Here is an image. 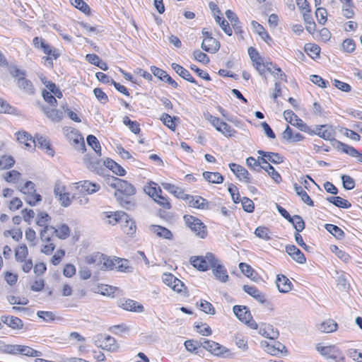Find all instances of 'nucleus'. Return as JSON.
<instances>
[{
  "label": "nucleus",
  "instance_id": "43",
  "mask_svg": "<svg viewBox=\"0 0 362 362\" xmlns=\"http://www.w3.org/2000/svg\"><path fill=\"white\" fill-rule=\"evenodd\" d=\"M121 308L125 310L134 313H142L144 310L141 304L132 299L124 300L121 304Z\"/></svg>",
  "mask_w": 362,
  "mask_h": 362
},
{
  "label": "nucleus",
  "instance_id": "4",
  "mask_svg": "<svg viewBox=\"0 0 362 362\" xmlns=\"http://www.w3.org/2000/svg\"><path fill=\"white\" fill-rule=\"evenodd\" d=\"M144 191L164 211H168L172 209L170 198L164 194L156 182L153 181L148 182L144 188Z\"/></svg>",
  "mask_w": 362,
  "mask_h": 362
},
{
  "label": "nucleus",
  "instance_id": "35",
  "mask_svg": "<svg viewBox=\"0 0 362 362\" xmlns=\"http://www.w3.org/2000/svg\"><path fill=\"white\" fill-rule=\"evenodd\" d=\"M315 134L325 140H332L335 134V129L332 125H320L315 129Z\"/></svg>",
  "mask_w": 362,
  "mask_h": 362
},
{
  "label": "nucleus",
  "instance_id": "24",
  "mask_svg": "<svg viewBox=\"0 0 362 362\" xmlns=\"http://www.w3.org/2000/svg\"><path fill=\"white\" fill-rule=\"evenodd\" d=\"M47 230H49V233L51 235V238L55 237L59 240H66L71 235V229L68 225L65 223L60 224L55 226H50L47 228Z\"/></svg>",
  "mask_w": 362,
  "mask_h": 362
},
{
  "label": "nucleus",
  "instance_id": "3",
  "mask_svg": "<svg viewBox=\"0 0 362 362\" xmlns=\"http://www.w3.org/2000/svg\"><path fill=\"white\" fill-rule=\"evenodd\" d=\"M110 186L115 189V197L122 207L128 209L133 205L132 197L136 194V188L127 180L114 177Z\"/></svg>",
  "mask_w": 362,
  "mask_h": 362
},
{
  "label": "nucleus",
  "instance_id": "20",
  "mask_svg": "<svg viewBox=\"0 0 362 362\" xmlns=\"http://www.w3.org/2000/svg\"><path fill=\"white\" fill-rule=\"evenodd\" d=\"M202 347L216 356H222L228 352V349L214 341L204 339Z\"/></svg>",
  "mask_w": 362,
  "mask_h": 362
},
{
  "label": "nucleus",
  "instance_id": "47",
  "mask_svg": "<svg viewBox=\"0 0 362 362\" xmlns=\"http://www.w3.org/2000/svg\"><path fill=\"white\" fill-rule=\"evenodd\" d=\"M341 3V13L342 15L346 18H351L354 17V4L352 0H339Z\"/></svg>",
  "mask_w": 362,
  "mask_h": 362
},
{
  "label": "nucleus",
  "instance_id": "52",
  "mask_svg": "<svg viewBox=\"0 0 362 362\" xmlns=\"http://www.w3.org/2000/svg\"><path fill=\"white\" fill-rule=\"evenodd\" d=\"M294 189L296 192V194L300 197L301 200L308 205L309 206H313L314 202L310 197V196L308 194V193L305 191V189L300 185H298L297 183H295L293 185Z\"/></svg>",
  "mask_w": 362,
  "mask_h": 362
},
{
  "label": "nucleus",
  "instance_id": "40",
  "mask_svg": "<svg viewBox=\"0 0 362 362\" xmlns=\"http://www.w3.org/2000/svg\"><path fill=\"white\" fill-rule=\"evenodd\" d=\"M121 229L124 234L127 236L132 237L136 231V226L135 222L127 214V218L123 219L121 223Z\"/></svg>",
  "mask_w": 362,
  "mask_h": 362
},
{
  "label": "nucleus",
  "instance_id": "14",
  "mask_svg": "<svg viewBox=\"0 0 362 362\" xmlns=\"http://www.w3.org/2000/svg\"><path fill=\"white\" fill-rule=\"evenodd\" d=\"M233 312L241 322L247 325L250 328L253 329L258 328V325L252 319L251 313L247 307L245 305H235L233 307Z\"/></svg>",
  "mask_w": 362,
  "mask_h": 362
},
{
  "label": "nucleus",
  "instance_id": "25",
  "mask_svg": "<svg viewBox=\"0 0 362 362\" xmlns=\"http://www.w3.org/2000/svg\"><path fill=\"white\" fill-rule=\"evenodd\" d=\"M261 156L260 162L262 164L268 165L269 162L274 164H280L284 161V157L279 153L267 152L262 150L257 151Z\"/></svg>",
  "mask_w": 362,
  "mask_h": 362
},
{
  "label": "nucleus",
  "instance_id": "1",
  "mask_svg": "<svg viewBox=\"0 0 362 362\" xmlns=\"http://www.w3.org/2000/svg\"><path fill=\"white\" fill-rule=\"evenodd\" d=\"M252 67L261 76H265L267 74H271L275 78L287 83V76L276 63L269 58H264L254 47L247 49Z\"/></svg>",
  "mask_w": 362,
  "mask_h": 362
},
{
  "label": "nucleus",
  "instance_id": "17",
  "mask_svg": "<svg viewBox=\"0 0 362 362\" xmlns=\"http://www.w3.org/2000/svg\"><path fill=\"white\" fill-rule=\"evenodd\" d=\"M98 346L109 352H116L119 349V345L116 339L107 334H101L96 341Z\"/></svg>",
  "mask_w": 362,
  "mask_h": 362
},
{
  "label": "nucleus",
  "instance_id": "16",
  "mask_svg": "<svg viewBox=\"0 0 362 362\" xmlns=\"http://www.w3.org/2000/svg\"><path fill=\"white\" fill-rule=\"evenodd\" d=\"M54 194L61 206L67 207L71 204L74 197L71 195L66 187L61 182H58L55 184Z\"/></svg>",
  "mask_w": 362,
  "mask_h": 362
},
{
  "label": "nucleus",
  "instance_id": "11",
  "mask_svg": "<svg viewBox=\"0 0 362 362\" xmlns=\"http://www.w3.org/2000/svg\"><path fill=\"white\" fill-rule=\"evenodd\" d=\"M111 257L100 252H95L86 257V262L94 264L102 270H112Z\"/></svg>",
  "mask_w": 362,
  "mask_h": 362
},
{
  "label": "nucleus",
  "instance_id": "45",
  "mask_svg": "<svg viewBox=\"0 0 362 362\" xmlns=\"http://www.w3.org/2000/svg\"><path fill=\"white\" fill-rule=\"evenodd\" d=\"M284 139L289 142H298L304 139V136L299 132L293 133L292 129L287 125L286 128L282 133Z\"/></svg>",
  "mask_w": 362,
  "mask_h": 362
},
{
  "label": "nucleus",
  "instance_id": "30",
  "mask_svg": "<svg viewBox=\"0 0 362 362\" xmlns=\"http://www.w3.org/2000/svg\"><path fill=\"white\" fill-rule=\"evenodd\" d=\"M276 285L278 291L282 293H287L293 288L291 281L286 276L282 274L276 275Z\"/></svg>",
  "mask_w": 362,
  "mask_h": 362
},
{
  "label": "nucleus",
  "instance_id": "63",
  "mask_svg": "<svg viewBox=\"0 0 362 362\" xmlns=\"http://www.w3.org/2000/svg\"><path fill=\"white\" fill-rule=\"evenodd\" d=\"M296 2L304 20L306 21V16H309L311 12L310 3L307 0H296Z\"/></svg>",
  "mask_w": 362,
  "mask_h": 362
},
{
  "label": "nucleus",
  "instance_id": "46",
  "mask_svg": "<svg viewBox=\"0 0 362 362\" xmlns=\"http://www.w3.org/2000/svg\"><path fill=\"white\" fill-rule=\"evenodd\" d=\"M202 176L206 182L211 184H221L224 181V177L218 172L204 171Z\"/></svg>",
  "mask_w": 362,
  "mask_h": 362
},
{
  "label": "nucleus",
  "instance_id": "27",
  "mask_svg": "<svg viewBox=\"0 0 362 362\" xmlns=\"http://www.w3.org/2000/svg\"><path fill=\"white\" fill-rule=\"evenodd\" d=\"M35 146H37L40 149L45 151L47 155L54 156V150L52 146L50 140L40 134H36L35 135Z\"/></svg>",
  "mask_w": 362,
  "mask_h": 362
},
{
  "label": "nucleus",
  "instance_id": "13",
  "mask_svg": "<svg viewBox=\"0 0 362 362\" xmlns=\"http://www.w3.org/2000/svg\"><path fill=\"white\" fill-rule=\"evenodd\" d=\"M33 45L35 48H40L42 50L44 54L47 55V60L52 61L53 59H57L60 56V54L57 49L53 48L41 37H35L33 39Z\"/></svg>",
  "mask_w": 362,
  "mask_h": 362
},
{
  "label": "nucleus",
  "instance_id": "2",
  "mask_svg": "<svg viewBox=\"0 0 362 362\" xmlns=\"http://www.w3.org/2000/svg\"><path fill=\"white\" fill-rule=\"evenodd\" d=\"M41 81L46 87L42 91V96L47 104L54 107H45L44 113L52 122H58L62 119L63 112L55 107L58 104L57 98L61 99L63 97L62 92L54 82L47 80L45 77L41 78Z\"/></svg>",
  "mask_w": 362,
  "mask_h": 362
},
{
  "label": "nucleus",
  "instance_id": "8",
  "mask_svg": "<svg viewBox=\"0 0 362 362\" xmlns=\"http://www.w3.org/2000/svg\"><path fill=\"white\" fill-rule=\"evenodd\" d=\"M316 349L327 360L334 362H341L344 360L342 351L336 345L322 346L318 344Z\"/></svg>",
  "mask_w": 362,
  "mask_h": 362
},
{
  "label": "nucleus",
  "instance_id": "19",
  "mask_svg": "<svg viewBox=\"0 0 362 362\" xmlns=\"http://www.w3.org/2000/svg\"><path fill=\"white\" fill-rule=\"evenodd\" d=\"M202 34L204 39L202 43V48L207 52L216 53L220 47V42L212 37L211 33L203 30Z\"/></svg>",
  "mask_w": 362,
  "mask_h": 362
},
{
  "label": "nucleus",
  "instance_id": "44",
  "mask_svg": "<svg viewBox=\"0 0 362 362\" xmlns=\"http://www.w3.org/2000/svg\"><path fill=\"white\" fill-rule=\"evenodd\" d=\"M303 50L313 60H317L320 57L321 48L317 44L306 43Z\"/></svg>",
  "mask_w": 362,
  "mask_h": 362
},
{
  "label": "nucleus",
  "instance_id": "48",
  "mask_svg": "<svg viewBox=\"0 0 362 362\" xmlns=\"http://www.w3.org/2000/svg\"><path fill=\"white\" fill-rule=\"evenodd\" d=\"M160 121L163 124L166 126L169 129L173 132H175L177 122L179 121V118L177 117H172L168 113H163L160 117Z\"/></svg>",
  "mask_w": 362,
  "mask_h": 362
},
{
  "label": "nucleus",
  "instance_id": "26",
  "mask_svg": "<svg viewBox=\"0 0 362 362\" xmlns=\"http://www.w3.org/2000/svg\"><path fill=\"white\" fill-rule=\"evenodd\" d=\"M40 235L42 242L40 252L45 255H51L56 246L52 240L50 234L49 233H46V230H41Z\"/></svg>",
  "mask_w": 362,
  "mask_h": 362
},
{
  "label": "nucleus",
  "instance_id": "50",
  "mask_svg": "<svg viewBox=\"0 0 362 362\" xmlns=\"http://www.w3.org/2000/svg\"><path fill=\"white\" fill-rule=\"evenodd\" d=\"M29 255L28 248L25 244H20L14 249L15 259L18 262L23 261Z\"/></svg>",
  "mask_w": 362,
  "mask_h": 362
},
{
  "label": "nucleus",
  "instance_id": "64",
  "mask_svg": "<svg viewBox=\"0 0 362 362\" xmlns=\"http://www.w3.org/2000/svg\"><path fill=\"white\" fill-rule=\"evenodd\" d=\"M262 169L265 170L271 178L277 184L282 181L281 175L275 170V168L270 164L262 166Z\"/></svg>",
  "mask_w": 362,
  "mask_h": 362
},
{
  "label": "nucleus",
  "instance_id": "23",
  "mask_svg": "<svg viewBox=\"0 0 362 362\" xmlns=\"http://www.w3.org/2000/svg\"><path fill=\"white\" fill-rule=\"evenodd\" d=\"M228 166L240 182L247 184L252 182V176L245 167L235 163H229Z\"/></svg>",
  "mask_w": 362,
  "mask_h": 362
},
{
  "label": "nucleus",
  "instance_id": "10",
  "mask_svg": "<svg viewBox=\"0 0 362 362\" xmlns=\"http://www.w3.org/2000/svg\"><path fill=\"white\" fill-rule=\"evenodd\" d=\"M163 282L171 288L174 291L182 296L187 294V288L185 286L184 283L171 273H164L162 275Z\"/></svg>",
  "mask_w": 362,
  "mask_h": 362
},
{
  "label": "nucleus",
  "instance_id": "28",
  "mask_svg": "<svg viewBox=\"0 0 362 362\" xmlns=\"http://www.w3.org/2000/svg\"><path fill=\"white\" fill-rule=\"evenodd\" d=\"M1 320L3 324L6 325L12 330H22L24 329V322L18 317L4 315L1 317Z\"/></svg>",
  "mask_w": 362,
  "mask_h": 362
},
{
  "label": "nucleus",
  "instance_id": "36",
  "mask_svg": "<svg viewBox=\"0 0 362 362\" xmlns=\"http://www.w3.org/2000/svg\"><path fill=\"white\" fill-rule=\"evenodd\" d=\"M150 230L158 238L168 240H173V233L165 227L159 225H151L150 226Z\"/></svg>",
  "mask_w": 362,
  "mask_h": 362
},
{
  "label": "nucleus",
  "instance_id": "53",
  "mask_svg": "<svg viewBox=\"0 0 362 362\" xmlns=\"http://www.w3.org/2000/svg\"><path fill=\"white\" fill-rule=\"evenodd\" d=\"M51 221V216L46 212H40L38 214L36 224L43 228L41 230H46V233H49V230L47 228L50 227L49 223Z\"/></svg>",
  "mask_w": 362,
  "mask_h": 362
},
{
  "label": "nucleus",
  "instance_id": "41",
  "mask_svg": "<svg viewBox=\"0 0 362 362\" xmlns=\"http://www.w3.org/2000/svg\"><path fill=\"white\" fill-rule=\"evenodd\" d=\"M172 69L183 79L194 83L197 84V82L194 79V78L191 75V74L189 72L187 69L184 68L182 66L176 64V63H172L171 64Z\"/></svg>",
  "mask_w": 362,
  "mask_h": 362
},
{
  "label": "nucleus",
  "instance_id": "21",
  "mask_svg": "<svg viewBox=\"0 0 362 362\" xmlns=\"http://www.w3.org/2000/svg\"><path fill=\"white\" fill-rule=\"evenodd\" d=\"M76 189L84 195L92 194L100 189V185L90 180H81L75 183Z\"/></svg>",
  "mask_w": 362,
  "mask_h": 362
},
{
  "label": "nucleus",
  "instance_id": "62",
  "mask_svg": "<svg viewBox=\"0 0 362 362\" xmlns=\"http://www.w3.org/2000/svg\"><path fill=\"white\" fill-rule=\"evenodd\" d=\"M28 357H37L41 355V352L35 350L32 347L25 345H21L19 346V354Z\"/></svg>",
  "mask_w": 362,
  "mask_h": 362
},
{
  "label": "nucleus",
  "instance_id": "56",
  "mask_svg": "<svg viewBox=\"0 0 362 362\" xmlns=\"http://www.w3.org/2000/svg\"><path fill=\"white\" fill-rule=\"evenodd\" d=\"M327 200L334 206L341 209H349L351 206V203L340 197H330Z\"/></svg>",
  "mask_w": 362,
  "mask_h": 362
},
{
  "label": "nucleus",
  "instance_id": "15",
  "mask_svg": "<svg viewBox=\"0 0 362 362\" xmlns=\"http://www.w3.org/2000/svg\"><path fill=\"white\" fill-rule=\"evenodd\" d=\"M18 144L27 151H33L35 148V136L24 129H20L14 134Z\"/></svg>",
  "mask_w": 362,
  "mask_h": 362
},
{
  "label": "nucleus",
  "instance_id": "9",
  "mask_svg": "<svg viewBox=\"0 0 362 362\" xmlns=\"http://www.w3.org/2000/svg\"><path fill=\"white\" fill-rule=\"evenodd\" d=\"M206 119L216 129V131L222 134L227 138L234 137L237 134V131L230 124L221 119L219 117L209 115Z\"/></svg>",
  "mask_w": 362,
  "mask_h": 362
},
{
  "label": "nucleus",
  "instance_id": "42",
  "mask_svg": "<svg viewBox=\"0 0 362 362\" xmlns=\"http://www.w3.org/2000/svg\"><path fill=\"white\" fill-rule=\"evenodd\" d=\"M211 269H212L213 273L217 279L221 282H226L228 281V275L227 270L223 265L219 264L218 259L217 258L215 266H212Z\"/></svg>",
  "mask_w": 362,
  "mask_h": 362
},
{
  "label": "nucleus",
  "instance_id": "38",
  "mask_svg": "<svg viewBox=\"0 0 362 362\" xmlns=\"http://www.w3.org/2000/svg\"><path fill=\"white\" fill-rule=\"evenodd\" d=\"M259 333L264 337L275 339L279 337V331L270 324H263L259 328Z\"/></svg>",
  "mask_w": 362,
  "mask_h": 362
},
{
  "label": "nucleus",
  "instance_id": "54",
  "mask_svg": "<svg viewBox=\"0 0 362 362\" xmlns=\"http://www.w3.org/2000/svg\"><path fill=\"white\" fill-rule=\"evenodd\" d=\"M123 124L134 134L138 135L141 132L140 124L136 120H132L128 116H124Z\"/></svg>",
  "mask_w": 362,
  "mask_h": 362
},
{
  "label": "nucleus",
  "instance_id": "37",
  "mask_svg": "<svg viewBox=\"0 0 362 362\" xmlns=\"http://www.w3.org/2000/svg\"><path fill=\"white\" fill-rule=\"evenodd\" d=\"M251 25L254 32L256 33L267 44L271 45L272 43V38L260 23L255 21H252Z\"/></svg>",
  "mask_w": 362,
  "mask_h": 362
},
{
  "label": "nucleus",
  "instance_id": "60",
  "mask_svg": "<svg viewBox=\"0 0 362 362\" xmlns=\"http://www.w3.org/2000/svg\"><path fill=\"white\" fill-rule=\"evenodd\" d=\"M86 141L88 145L90 146L93 149V151L98 156H100L102 155L101 146L96 136L90 134L87 136Z\"/></svg>",
  "mask_w": 362,
  "mask_h": 362
},
{
  "label": "nucleus",
  "instance_id": "51",
  "mask_svg": "<svg viewBox=\"0 0 362 362\" xmlns=\"http://www.w3.org/2000/svg\"><path fill=\"white\" fill-rule=\"evenodd\" d=\"M16 163V160L12 155L4 154L0 156V170L11 169Z\"/></svg>",
  "mask_w": 362,
  "mask_h": 362
},
{
  "label": "nucleus",
  "instance_id": "49",
  "mask_svg": "<svg viewBox=\"0 0 362 362\" xmlns=\"http://www.w3.org/2000/svg\"><path fill=\"white\" fill-rule=\"evenodd\" d=\"M318 329L320 332L324 333H332L337 330L338 324L332 319H328L321 322Z\"/></svg>",
  "mask_w": 362,
  "mask_h": 362
},
{
  "label": "nucleus",
  "instance_id": "58",
  "mask_svg": "<svg viewBox=\"0 0 362 362\" xmlns=\"http://www.w3.org/2000/svg\"><path fill=\"white\" fill-rule=\"evenodd\" d=\"M3 235L5 238L11 237L16 242H19L23 238V232L19 228L6 230L4 231Z\"/></svg>",
  "mask_w": 362,
  "mask_h": 362
},
{
  "label": "nucleus",
  "instance_id": "29",
  "mask_svg": "<svg viewBox=\"0 0 362 362\" xmlns=\"http://www.w3.org/2000/svg\"><path fill=\"white\" fill-rule=\"evenodd\" d=\"M111 264H112V269H116L118 272L129 273L132 272V267L130 264L129 261L127 259L120 258L118 257H111Z\"/></svg>",
  "mask_w": 362,
  "mask_h": 362
},
{
  "label": "nucleus",
  "instance_id": "31",
  "mask_svg": "<svg viewBox=\"0 0 362 362\" xmlns=\"http://www.w3.org/2000/svg\"><path fill=\"white\" fill-rule=\"evenodd\" d=\"M161 185L164 189L168 191L175 198L183 201L186 200L188 194L185 192V190L184 189L170 182H162Z\"/></svg>",
  "mask_w": 362,
  "mask_h": 362
},
{
  "label": "nucleus",
  "instance_id": "5",
  "mask_svg": "<svg viewBox=\"0 0 362 362\" xmlns=\"http://www.w3.org/2000/svg\"><path fill=\"white\" fill-rule=\"evenodd\" d=\"M63 134L69 144L81 153L86 151L84 137L80 131L72 127L63 128Z\"/></svg>",
  "mask_w": 362,
  "mask_h": 362
},
{
  "label": "nucleus",
  "instance_id": "61",
  "mask_svg": "<svg viewBox=\"0 0 362 362\" xmlns=\"http://www.w3.org/2000/svg\"><path fill=\"white\" fill-rule=\"evenodd\" d=\"M106 165L112 173L118 176L122 177L126 175L127 172L124 168L112 160H107Z\"/></svg>",
  "mask_w": 362,
  "mask_h": 362
},
{
  "label": "nucleus",
  "instance_id": "18",
  "mask_svg": "<svg viewBox=\"0 0 362 362\" xmlns=\"http://www.w3.org/2000/svg\"><path fill=\"white\" fill-rule=\"evenodd\" d=\"M260 346L266 353L272 356H278L287 352L286 347L282 343L276 341L272 342L262 341Z\"/></svg>",
  "mask_w": 362,
  "mask_h": 362
},
{
  "label": "nucleus",
  "instance_id": "6",
  "mask_svg": "<svg viewBox=\"0 0 362 362\" xmlns=\"http://www.w3.org/2000/svg\"><path fill=\"white\" fill-rule=\"evenodd\" d=\"M183 220L185 226L189 228L196 236L201 239H205L207 237V226L201 219L191 214H185L183 216Z\"/></svg>",
  "mask_w": 362,
  "mask_h": 362
},
{
  "label": "nucleus",
  "instance_id": "12",
  "mask_svg": "<svg viewBox=\"0 0 362 362\" xmlns=\"http://www.w3.org/2000/svg\"><path fill=\"white\" fill-rule=\"evenodd\" d=\"M20 191L25 194V200L30 206H35L42 200L41 195L36 192L35 185L31 181L25 182Z\"/></svg>",
  "mask_w": 362,
  "mask_h": 362
},
{
  "label": "nucleus",
  "instance_id": "34",
  "mask_svg": "<svg viewBox=\"0 0 362 362\" xmlns=\"http://www.w3.org/2000/svg\"><path fill=\"white\" fill-rule=\"evenodd\" d=\"M243 290L259 303L263 304L267 302L265 294L260 291L255 286L244 285Z\"/></svg>",
  "mask_w": 362,
  "mask_h": 362
},
{
  "label": "nucleus",
  "instance_id": "22",
  "mask_svg": "<svg viewBox=\"0 0 362 362\" xmlns=\"http://www.w3.org/2000/svg\"><path fill=\"white\" fill-rule=\"evenodd\" d=\"M189 207L201 209V210H208L210 208V202L205 198L199 195H187L186 200Z\"/></svg>",
  "mask_w": 362,
  "mask_h": 362
},
{
  "label": "nucleus",
  "instance_id": "59",
  "mask_svg": "<svg viewBox=\"0 0 362 362\" xmlns=\"http://www.w3.org/2000/svg\"><path fill=\"white\" fill-rule=\"evenodd\" d=\"M325 229L333 235L337 239L341 240L344 238V230L336 225L327 223L325 226Z\"/></svg>",
  "mask_w": 362,
  "mask_h": 362
},
{
  "label": "nucleus",
  "instance_id": "33",
  "mask_svg": "<svg viewBox=\"0 0 362 362\" xmlns=\"http://www.w3.org/2000/svg\"><path fill=\"white\" fill-rule=\"evenodd\" d=\"M284 117L286 122L293 126L297 127L300 130H305L307 127L306 124L291 110H286L284 112Z\"/></svg>",
  "mask_w": 362,
  "mask_h": 362
},
{
  "label": "nucleus",
  "instance_id": "32",
  "mask_svg": "<svg viewBox=\"0 0 362 362\" xmlns=\"http://www.w3.org/2000/svg\"><path fill=\"white\" fill-rule=\"evenodd\" d=\"M286 252L297 263L303 264L306 262L305 255L296 245H286Z\"/></svg>",
  "mask_w": 362,
  "mask_h": 362
},
{
  "label": "nucleus",
  "instance_id": "39",
  "mask_svg": "<svg viewBox=\"0 0 362 362\" xmlns=\"http://www.w3.org/2000/svg\"><path fill=\"white\" fill-rule=\"evenodd\" d=\"M105 217L108 219V223L111 225H116L117 223H121L123 219L127 218V214L122 211H108L105 212Z\"/></svg>",
  "mask_w": 362,
  "mask_h": 362
},
{
  "label": "nucleus",
  "instance_id": "7",
  "mask_svg": "<svg viewBox=\"0 0 362 362\" xmlns=\"http://www.w3.org/2000/svg\"><path fill=\"white\" fill-rule=\"evenodd\" d=\"M190 264L197 270L206 272L209 270L216 263V257L214 254L207 252L205 255L192 256L189 258Z\"/></svg>",
  "mask_w": 362,
  "mask_h": 362
},
{
  "label": "nucleus",
  "instance_id": "57",
  "mask_svg": "<svg viewBox=\"0 0 362 362\" xmlns=\"http://www.w3.org/2000/svg\"><path fill=\"white\" fill-rule=\"evenodd\" d=\"M21 176L19 171L11 170L4 174V179L8 183L16 184L21 179Z\"/></svg>",
  "mask_w": 362,
  "mask_h": 362
},
{
  "label": "nucleus",
  "instance_id": "55",
  "mask_svg": "<svg viewBox=\"0 0 362 362\" xmlns=\"http://www.w3.org/2000/svg\"><path fill=\"white\" fill-rule=\"evenodd\" d=\"M98 293L103 296H113L119 288L107 284H100L97 286Z\"/></svg>",
  "mask_w": 362,
  "mask_h": 362
}]
</instances>
